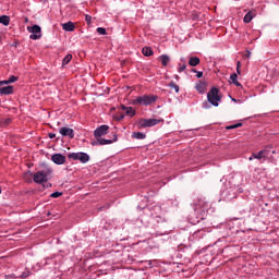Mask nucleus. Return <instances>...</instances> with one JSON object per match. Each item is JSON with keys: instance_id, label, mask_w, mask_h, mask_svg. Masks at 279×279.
Instances as JSON below:
<instances>
[{"instance_id": "bb28decb", "label": "nucleus", "mask_w": 279, "mask_h": 279, "mask_svg": "<svg viewBox=\"0 0 279 279\" xmlns=\"http://www.w3.org/2000/svg\"><path fill=\"white\" fill-rule=\"evenodd\" d=\"M169 88H173L174 93H180V86L178 84H175V82H170L168 84Z\"/></svg>"}, {"instance_id": "b1692460", "label": "nucleus", "mask_w": 279, "mask_h": 279, "mask_svg": "<svg viewBox=\"0 0 279 279\" xmlns=\"http://www.w3.org/2000/svg\"><path fill=\"white\" fill-rule=\"evenodd\" d=\"M0 23L5 27H8V25H10V16L8 15L0 16Z\"/></svg>"}, {"instance_id": "20e7f679", "label": "nucleus", "mask_w": 279, "mask_h": 279, "mask_svg": "<svg viewBox=\"0 0 279 279\" xmlns=\"http://www.w3.org/2000/svg\"><path fill=\"white\" fill-rule=\"evenodd\" d=\"M207 100L208 102L218 108L219 101H221V95H219V88L211 87L210 90L207 93Z\"/></svg>"}, {"instance_id": "412c9836", "label": "nucleus", "mask_w": 279, "mask_h": 279, "mask_svg": "<svg viewBox=\"0 0 279 279\" xmlns=\"http://www.w3.org/2000/svg\"><path fill=\"white\" fill-rule=\"evenodd\" d=\"M162 66H168L171 59L167 54H161L160 57Z\"/></svg>"}, {"instance_id": "3c124183", "label": "nucleus", "mask_w": 279, "mask_h": 279, "mask_svg": "<svg viewBox=\"0 0 279 279\" xmlns=\"http://www.w3.org/2000/svg\"><path fill=\"white\" fill-rule=\"evenodd\" d=\"M192 73H197V70H195V69H192Z\"/></svg>"}, {"instance_id": "f3484780", "label": "nucleus", "mask_w": 279, "mask_h": 279, "mask_svg": "<svg viewBox=\"0 0 279 279\" xmlns=\"http://www.w3.org/2000/svg\"><path fill=\"white\" fill-rule=\"evenodd\" d=\"M132 138H136V141H145V138H147V135L143 132H133Z\"/></svg>"}, {"instance_id": "7c9ffc66", "label": "nucleus", "mask_w": 279, "mask_h": 279, "mask_svg": "<svg viewBox=\"0 0 279 279\" xmlns=\"http://www.w3.org/2000/svg\"><path fill=\"white\" fill-rule=\"evenodd\" d=\"M7 81L9 82V84H14V82H19V76L11 75Z\"/></svg>"}, {"instance_id": "cd10ccee", "label": "nucleus", "mask_w": 279, "mask_h": 279, "mask_svg": "<svg viewBox=\"0 0 279 279\" xmlns=\"http://www.w3.org/2000/svg\"><path fill=\"white\" fill-rule=\"evenodd\" d=\"M29 276H32V271L29 270V268H25V271L21 274L20 278L25 279V278H29Z\"/></svg>"}, {"instance_id": "c756f323", "label": "nucleus", "mask_w": 279, "mask_h": 279, "mask_svg": "<svg viewBox=\"0 0 279 279\" xmlns=\"http://www.w3.org/2000/svg\"><path fill=\"white\" fill-rule=\"evenodd\" d=\"M271 149H274V147L268 146V147L262 149V151H265V154H267L268 156H269L270 154H276V150H271Z\"/></svg>"}, {"instance_id": "f8f14e48", "label": "nucleus", "mask_w": 279, "mask_h": 279, "mask_svg": "<svg viewBox=\"0 0 279 279\" xmlns=\"http://www.w3.org/2000/svg\"><path fill=\"white\" fill-rule=\"evenodd\" d=\"M263 158H269V155L265 154V150H259L258 153H253L248 160H263Z\"/></svg>"}, {"instance_id": "dca6fc26", "label": "nucleus", "mask_w": 279, "mask_h": 279, "mask_svg": "<svg viewBox=\"0 0 279 279\" xmlns=\"http://www.w3.org/2000/svg\"><path fill=\"white\" fill-rule=\"evenodd\" d=\"M27 31L29 32V34H33L34 36L36 35L40 36L41 28L39 25H33V26H28Z\"/></svg>"}, {"instance_id": "864d4df0", "label": "nucleus", "mask_w": 279, "mask_h": 279, "mask_svg": "<svg viewBox=\"0 0 279 279\" xmlns=\"http://www.w3.org/2000/svg\"><path fill=\"white\" fill-rule=\"evenodd\" d=\"M2 191H1V186H0V195H1Z\"/></svg>"}, {"instance_id": "0eeeda50", "label": "nucleus", "mask_w": 279, "mask_h": 279, "mask_svg": "<svg viewBox=\"0 0 279 279\" xmlns=\"http://www.w3.org/2000/svg\"><path fill=\"white\" fill-rule=\"evenodd\" d=\"M33 182H35V184H45V182H49V171H37L33 174Z\"/></svg>"}, {"instance_id": "e433bc0d", "label": "nucleus", "mask_w": 279, "mask_h": 279, "mask_svg": "<svg viewBox=\"0 0 279 279\" xmlns=\"http://www.w3.org/2000/svg\"><path fill=\"white\" fill-rule=\"evenodd\" d=\"M16 278H19V277H16V275H14V274L5 276V279H16Z\"/></svg>"}, {"instance_id": "1a4fd4ad", "label": "nucleus", "mask_w": 279, "mask_h": 279, "mask_svg": "<svg viewBox=\"0 0 279 279\" xmlns=\"http://www.w3.org/2000/svg\"><path fill=\"white\" fill-rule=\"evenodd\" d=\"M108 130H110L108 124H102L96 128L94 131L95 138H101V136H106V134H108Z\"/></svg>"}, {"instance_id": "9d476101", "label": "nucleus", "mask_w": 279, "mask_h": 279, "mask_svg": "<svg viewBox=\"0 0 279 279\" xmlns=\"http://www.w3.org/2000/svg\"><path fill=\"white\" fill-rule=\"evenodd\" d=\"M61 136H68V138H75V131L71 128L62 126L59 129Z\"/></svg>"}, {"instance_id": "79ce46f5", "label": "nucleus", "mask_w": 279, "mask_h": 279, "mask_svg": "<svg viewBox=\"0 0 279 279\" xmlns=\"http://www.w3.org/2000/svg\"><path fill=\"white\" fill-rule=\"evenodd\" d=\"M49 138H56V133H48Z\"/></svg>"}, {"instance_id": "37998d69", "label": "nucleus", "mask_w": 279, "mask_h": 279, "mask_svg": "<svg viewBox=\"0 0 279 279\" xmlns=\"http://www.w3.org/2000/svg\"><path fill=\"white\" fill-rule=\"evenodd\" d=\"M5 84H9L8 80H5V81H0V86H3V85H5Z\"/></svg>"}, {"instance_id": "ea45409f", "label": "nucleus", "mask_w": 279, "mask_h": 279, "mask_svg": "<svg viewBox=\"0 0 279 279\" xmlns=\"http://www.w3.org/2000/svg\"><path fill=\"white\" fill-rule=\"evenodd\" d=\"M92 19H93V17H92L90 15H86V16H85V21H87V23H90Z\"/></svg>"}, {"instance_id": "423d86ee", "label": "nucleus", "mask_w": 279, "mask_h": 279, "mask_svg": "<svg viewBox=\"0 0 279 279\" xmlns=\"http://www.w3.org/2000/svg\"><path fill=\"white\" fill-rule=\"evenodd\" d=\"M68 158H70V160H78L82 162V165H86V162L90 161V155L84 151L71 153L69 154Z\"/></svg>"}, {"instance_id": "de8ad7c7", "label": "nucleus", "mask_w": 279, "mask_h": 279, "mask_svg": "<svg viewBox=\"0 0 279 279\" xmlns=\"http://www.w3.org/2000/svg\"><path fill=\"white\" fill-rule=\"evenodd\" d=\"M236 69H241V61L236 62Z\"/></svg>"}, {"instance_id": "4be33fe9", "label": "nucleus", "mask_w": 279, "mask_h": 279, "mask_svg": "<svg viewBox=\"0 0 279 279\" xmlns=\"http://www.w3.org/2000/svg\"><path fill=\"white\" fill-rule=\"evenodd\" d=\"M230 80L234 86H241V83H239V75H236V73L230 74Z\"/></svg>"}, {"instance_id": "8fccbe9b", "label": "nucleus", "mask_w": 279, "mask_h": 279, "mask_svg": "<svg viewBox=\"0 0 279 279\" xmlns=\"http://www.w3.org/2000/svg\"><path fill=\"white\" fill-rule=\"evenodd\" d=\"M228 236H230L229 233H228V234H223V235H222V239H228Z\"/></svg>"}, {"instance_id": "ddd939ff", "label": "nucleus", "mask_w": 279, "mask_h": 279, "mask_svg": "<svg viewBox=\"0 0 279 279\" xmlns=\"http://www.w3.org/2000/svg\"><path fill=\"white\" fill-rule=\"evenodd\" d=\"M195 89L199 95H204V93H206V82L198 81L195 85Z\"/></svg>"}, {"instance_id": "09e8293b", "label": "nucleus", "mask_w": 279, "mask_h": 279, "mask_svg": "<svg viewBox=\"0 0 279 279\" xmlns=\"http://www.w3.org/2000/svg\"><path fill=\"white\" fill-rule=\"evenodd\" d=\"M236 74L241 75V68H236Z\"/></svg>"}, {"instance_id": "9b49d317", "label": "nucleus", "mask_w": 279, "mask_h": 279, "mask_svg": "<svg viewBox=\"0 0 279 279\" xmlns=\"http://www.w3.org/2000/svg\"><path fill=\"white\" fill-rule=\"evenodd\" d=\"M51 160L54 165H64V162H66V157L60 153H56L51 156Z\"/></svg>"}, {"instance_id": "393cba45", "label": "nucleus", "mask_w": 279, "mask_h": 279, "mask_svg": "<svg viewBox=\"0 0 279 279\" xmlns=\"http://www.w3.org/2000/svg\"><path fill=\"white\" fill-rule=\"evenodd\" d=\"M71 60H73V54L71 53L66 54L62 60V66H66V64H69Z\"/></svg>"}, {"instance_id": "aec40b11", "label": "nucleus", "mask_w": 279, "mask_h": 279, "mask_svg": "<svg viewBox=\"0 0 279 279\" xmlns=\"http://www.w3.org/2000/svg\"><path fill=\"white\" fill-rule=\"evenodd\" d=\"M256 16V14L252 11L247 12L244 16V23H252V20Z\"/></svg>"}, {"instance_id": "603ef678", "label": "nucleus", "mask_w": 279, "mask_h": 279, "mask_svg": "<svg viewBox=\"0 0 279 279\" xmlns=\"http://www.w3.org/2000/svg\"><path fill=\"white\" fill-rule=\"evenodd\" d=\"M231 100H232V101H234V104H236V101H238V100H236V99H234V98H232Z\"/></svg>"}, {"instance_id": "473e14b6", "label": "nucleus", "mask_w": 279, "mask_h": 279, "mask_svg": "<svg viewBox=\"0 0 279 279\" xmlns=\"http://www.w3.org/2000/svg\"><path fill=\"white\" fill-rule=\"evenodd\" d=\"M184 71H186V64H179L178 73H182Z\"/></svg>"}, {"instance_id": "a211bd4d", "label": "nucleus", "mask_w": 279, "mask_h": 279, "mask_svg": "<svg viewBox=\"0 0 279 279\" xmlns=\"http://www.w3.org/2000/svg\"><path fill=\"white\" fill-rule=\"evenodd\" d=\"M142 53L143 56H145L146 58H149L151 56H154V50L151 49V47H144L142 49Z\"/></svg>"}, {"instance_id": "a878e982", "label": "nucleus", "mask_w": 279, "mask_h": 279, "mask_svg": "<svg viewBox=\"0 0 279 279\" xmlns=\"http://www.w3.org/2000/svg\"><path fill=\"white\" fill-rule=\"evenodd\" d=\"M126 117H136V110L132 107H128L126 111H125Z\"/></svg>"}, {"instance_id": "c03bdc74", "label": "nucleus", "mask_w": 279, "mask_h": 279, "mask_svg": "<svg viewBox=\"0 0 279 279\" xmlns=\"http://www.w3.org/2000/svg\"><path fill=\"white\" fill-rule=\"evenodd\" d=\"M161 236H165V234H169V230H165L163 232L159 233Z\"/></svg>"}, {"instance_id": "f257e3e1", "label": "nucleus", "mask_w": 279, "mask_h": 279, "mask_svg": "<svg viewBox=\"0 0 279 279\" xmlns=\"http://www.w3.org/2000/svg\"><path fill=\"white\" fill-rule=\"evenodd\" d=\"M137 210H143V215L148 217L151 221H156V223H161V228H167L169 226V220L165 216V211L162 207L159 205H146L142 207L137 206Z\"/></svg>"}, {"instance_id": "f704fd0d", "label": "nucleus", "mask_w": 279, "mask_h": 279, "mask_svg": "<svg viewBox=\"0 0 279 279\" xmlns=\"http://www.w3.org/2000/svg\"><path fill=\"white\" fill-rule=\"evenodd\" d=\"M113 119L116 121H123V119H125V114L114 116Z\"/></svg>"}, {"instance_id": "a19ab883", "label": "nucleus", "mask_w": 279, "mask_h": 279, "mask_svg": "<svg viewBox=\"0 0 279 279\" xmlns=\"http://www.w3.org/2000/svg\"><path fill=\"white\" fill-rule=\"evenodd\" d=\"M32 40H40V36H31Z\"/></svg>"}, {"instance_id": "2f4dec72", "label": "nucleus", "mask_w": 279, "mask_h": 279, "mask_svg": "<svg viewBox=\"0 0 279 279\" xmlns=\"http://www.w3.org/2000/svg\"><path fill=\"white\" fill-rule=\"evenodd\" d=\"M97 34H99L100 36H106V28H104V27H98L97 28Z\"/></svg>"}, {"instance_id": "f03ea898", "label": "nucleus", "mask_w": 279, "mask_h": 279, "mask_svg": "<svg viewBox=\"0 0 279 279\" xmlns=\"http://www.w3.org/2000/svg\"><path fill=\"white\" fill-rule=\"evenodd\" d=\"M208 210H210V202L206 198H198L194 203L193 211L189 215L190 222L193 223V226H197L199 221L206 219Z\"/></svg>"}, {"instance_id": "4468645a", "label": "nucleus", "mask_w": 279, "mask_h": 279, "mask_svg": "<svg viewBox=\"0 0 279 279\" xmlns=\"http://www.w3.org/2000/svg\"><path fill=\"white\" fill-rule=\"evenodd\" d=\"M167 206H171V208H178V206H180V201L178 199V197L173 196L171 198H168L166 201Z\"/></svg>"}, {"instance_id": "39448f33", "label": "nucleus", "mask_w": 279, "mask_h": 279, "mask_svg": "<svg viewBox=\"0 0 279 279\" xmlns=\"http://www.w3.org/2000/svg\"><path fill=\"white\" fill-rule=\"evenodd\" d=\"M158 123H162V120L150 118V119H140L137 121V129L144 130L145 128H154L155 125H158Z\"/></svg>"}, {"instance_id": "7ed1b4c3", "label": "nucleus", "mask_w": 279, "mask_h": 279, "mask_svg": "<svg viewBox=\"0 0 279 279\" xmlns=\"http://www.w3.org/2000/svg\"><path fill=\"white\" fill-rule=\"evenodd\" d=\"M158 101V96L156 95H143L137 96L132 100L133 106H151Z\"/></svg>"}, {"instance_id": "58836bf2", "label": "nucleus", "mask_w": 279, "mask_h": 279, "mask_svg": "<svg viewBox=\"0 0 279 279\" xmlns=\"http://www.w3.org/2000/svg\"><path fill=\"white\" fill-rule=\"evenodd\" d=\"M245 58L251 59L252 58V52L250 50H246Z\"/></svg>"}, {"instance_id": "72a5a7b5", "label": "nucleus", "mask_w": 279, "mask_h": 279, "mask_svg": "<svg viewBox=\"0 0 279 279\" xmlns=\"http://www.w3.org/2000/svg\"><path fill=\"white\" fill-rule=\"evenodd\" d=\"M62 192H53L52 194H50V197H53L54 199L58 197H61Z\"/></svg>"}, {"instance_id": "6ab92c4d", "label": "nucleus", "mask_w": 279, "mask_h": 279, "mask_svg": "<svg viewBox=\"0 0 279 279\" xmlns=\"http://www.w3.org/2000/svg\"><path fill=\"white\" fill-rule=\"evenodd\" d=\"M65 32H73L75 29V24L73 22H68L62 25Z\"/></svg>"}, {"instance_id": "a18cd8bd", "label": "nucleus", "mask_w": 279, "mask_h": 279, "mask_svg": "<svg viewBox=\"0 0 279 279\" xmlns=\"http://www.w3.org/2000/svg\"><path fill=\"white\" fill-rule=\"evenodd\" d=\"M11 47H19V41L15 40V41L11 45Z\"/></svg>"}, {"instance_id": "6e6552de", "label": "nucleus", "mask_w": 279, "mask_h": 279, "mask_svg": "<svg viewBox=\"0 0 279 279\" xmlns=\"http://www.w3.org/2000/svg\"><path fill=\"white\" fill-rule=\"evenodd\" d=\"M117 141H119V135L113 134L112 140L96 137V141L92 142V145L93 147L112 145V143H117Z\"/></svg>"}, {"instance_id": "c9c22d12", "label": "nucleus", "mask_w": 279, "mask_h": 279, "mask_svg": "<svg viewBox=\"0 0 279 279\" xmlns=\"http://www.w3.org/2000/svg\"><path fill=\"white\" fill-rule=\"evenodd\" d=\"M196 77H197V80H202V77H204V72L197 71L196 72Z\"/></svg>"}, {"instance_id": "5701e85b", "label": "nucleus", "mask_w": 279, "mask_h": 279, "mask_svg": "<svg viewBox=\"0 0 279 279\" xmlns=\"http://www.w3.org/2000/svg\"><path fill=\"white\" fill-rule=\"evenodd\" d=\"M201 60L198 57H192L189 60V64L190 66H197V64H199Z\"/></svg>"}, {"instance_id": "4c0bfd02", "label": "nucleus", "mask_w": 279, "mask_h": 279, "mask_svg": "<svg viewBox=\"0 0 279 279\" xmlns=\"http://www.w3.org/2000/svg\"><path fill=\"white\" fill-rule=\"evenodd\" d=\"M10 123H12V119L10 118L4 119V125H10Z\"/></svg>"}, {"instance_id": "c85d7f7f", "label": "nucleus", "mask_w": 279, "mask_h": 279, "mask_svg": "<svg viewBox=\"0 0 279 279\" xmlns=\"http://www.w3.org/2000/svg\"><path fill=\"white\" fill-rule=\"evenodd\" d=\"M236 128H243V123H235V124H231L226 126V130H236Z\"/></svg>"}, {"instance_id": "5fc2aeb1", "label": "nucleus", "mask_w": 279, "mask_h": 279, "mask_svg": "<svg viewBox=\"0 0 279 279\" xmlns=\"http://www.w3.org/2000/svg\"><path fill=\"white\" fill-rule=\"evenodd\" d=\"M221 241H223V240H221V239L218 240V242H221Z\"/></svg>"}, {"instance_id": "49530a36", "label": "nucleus", "mask_w": 279, "mask_h": 279, "mask_svg": "<svg viewBox=\"0 0 279 279\" xmlns=\"http://www.w3.org/2000/svg\"><path fill=\"white\" fill-rule=\"evenodd\" d=\"M121 110H128V107L125 105H121Z\"/></svg>"}, {"instance_id": "2eb2a0df", "label": "nucleus", "mask_w": 279, "mask_h": 279, "mask_svg": "<svg viewBox=\"0 0 279 279\" xmlns=\"http://www.w3.org/2000/svg\"><path fill=\"white\" fill-rule=\"evenodd\" d=\"M0 95H14V86L9 85L0 88Z\"/></svg>"}]
</instances>
